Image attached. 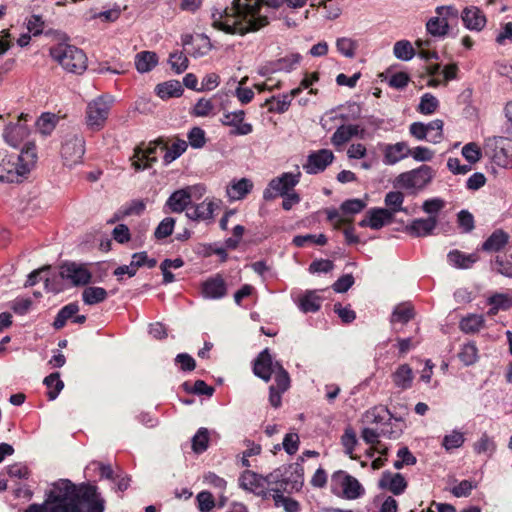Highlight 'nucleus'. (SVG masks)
<instances>
[{
  "instance_id": "nucleus-1",
  "label": "nucleus",
  "mask_w": 512,
  "mask_h": 512,
  "mask_svg": "<svg viewBox=\"0 0 512 512\" xmlns=\"http://www.w3.org/2000/svg\"><path fill=\"white\" fill-rule=\"evenodd\" d=\"M105 500L97 486L58 479L45 493L43 503L30 504L24 512H104Z\"/></svg>"
},
{
  "instance_id": "nucleus-2",
  "label": "nucleus",
  "mask_w": 512,
  "mask_h": 512,
  "mask_svg": "<svg viewBox=\"0 0 512 512\" xmlns=\"http://www.w3.org/2000/svg\"><path fill=\"white\" fill-rule=\"evenodd\" d=\"M285 2L286 0H233L231 7L212 11V26L227 34L245 35L268 24L267 16L260 14L263 3L268 7L278 8Z\"/></svg>"
},
{
  "instance_id": "nucleus-3",
  "label": "nucleus",
  "mask_w": 512,
  "mask_h": 512,
  "mask_svg": "<svg viewBox=\"0 0 512 512\" xmlns=\"http://www.w3.org/2000/svg\"><path fill=\"white\" fill-rule=\"evenodd\" d=\"M36 160V147L33 143H27L18 155L0 150V181L21 182L35 166Z\"/></svg>"
},
{
  "instance_id": "nucleus-4",
  "label": "nucleus",
  "mask_w": 512,
  "mask_h": 512,
  "mask_svg": "<svg viewBox=\"0 0 512 512\" xmlns=\"http://www.w3.org/2000/svg\"><path fill=\"white\" fill-rule=\"evenodd\" d=\"M269 485L280 486L286 493L298 492L304 484V469L301 463L295 462L275 469L266 477Z\"/></svg>"
},
{
  "instance_id": "nucleus-5",
  "label": "nucleus",
  "mask_w": 512,
  "mask_h": 512,
  "mask_svg": "<svg viewBox=\"0 0 512 512\" xmlns=\"http://www.w3.org/2000/svg\"><path fill=\"white\" fill-rule=\"evenodd\" d=\"M49 54L68 72L82 74L87 68L86 54L76 46L59 43L50 48Z\"/></svg>"
},
{
  "instance_id": "nucleus-6",
  "label": "nucleus",
  "mask_w": 512,
  "mask_h": 512,
  "mask_svg": "<svg viewBox=\"0 0 512 512\" xmlns=\"http://www.w3.org/2000/svg\"><path fill=\"white\" fill-rule=\"evenodd\" d=\"M331 491L345 499H357L364 494V488L360 482L342 470L332 474Z\"/></svg>"
},
{
  "instance_id": "nucleus-7",
  "label": "nucleus",
  "mask_w": 512,
  "mask_h": 512,
  "mask_svg": "<svg viewBox=\"0 0 512 512\" xmlns=\"http://www.w3.org/2000/svg\"><path fill=\"white\" fill-rule=\"evenodd\" d=\"M433 177V169L428 165H422L416 169L399 174L395 179L394 186L407 190H421L432 181Z\"/></svg>"
},
{
  "instance_id": "nucleus-8",
  "label": "nucleus",
  "mask_w": 512,
  "mask_h": 512,
  "mask_svg": "<svg viewBox=\"0 0 512 512\" xmlns=\"http://www.w3.org/2000/svg\"><path fill=\"white\" fill-rule=\"evenodd\" d=\"M301 172L297 168L296 173L285 172L273 178L263 192V198L267 201L273 200L277 195L287 194L300 182Z\"/></svg>"
},
{
  "instance_id": "nucleus-9",
  "label": "nucleus",
  "mask_w": 512,
  "mask_h": 512,
  "mask_svg": "<svg viewBox=\"0 0 512 512\" xmlns=\"http://www.w3.org/2000/svg\"><path fill=\"white\" fill-rule=\"evenodd\" d=\"M85 153V141L81 135L69 134L61 147V157L66 166H74L81 162Z\"/></svg>"
},
{
  "instance_id": "nucleus-10",
  "label": "nucleus",
  "mask_w": 512,
  "mask_h": 512,
  "mask_svg": "<svg viewBox=\"0 0 512 512\" xmlns=\"http://www.w3.org/2000/svg\"><path fill=\"white\" fill-rule=\"evenodd\" d=\"M59 275L73 286H84L90 283L92 274L86 264L65 262L60 266Z\"/></svg>"
},
{
  "instance_id": "nucleus-11",
  "label": "nucleus",
  "mask_w": 512,
  "mask_h": 512,
  "mask_svg": "<svg viewBox=\"0 0 512 512\" xmlns=\"http://www.w3.org/2000/svg\"><path fill=\"white\" fill-rule=\"evenodd\" d=\"M109 111L110 104L103 97L93 100L86 110L87 125L93 130H100L108 118Z\"/></svg>"
},
{
  "instance_id": "nucleus-12",
  "label": "nucleus",
  "mask_w": 512,
  "mask_h": 512,
  "mask_svg": "<svg viewBox=\"0 0 512 512\" xmlns=\"http://www.w3.org/2000/svg\"><path fill=\"white\" fill-rule=\"evenodd\" d=\"M245 115L244 110L225 112L219 121L223 126L232 128L229 132L231 136H245L253 132L252 124L244 121Z\"/></svg>"
},
{
  "instance_id": "nucleus-13",
  "label": "nucleus",
  "mask_w": 512,
  "mask_h": 512,
  "mask_svg": "<svg viewBox=\"0 0 512 512\" xmlns=\"http://www.w3.org/2000/svg\"><path fill=\"white\" fill-rule=\"evenodd\" d=\"M158 145H163L161 141L150 143L146 149L137 146L134 149V154L131 157L132 167L135 171H142L148 169L153 163L157 161L155 157Z\"/></svg>"
},
{
  "instance_id": "nucleus-14",
  "label": "nucleus",
  "mask_w": 512,
  "mask_h": 512,
  "mask_svg": "<svg viewBox=\"0 0 512 512\" xmlns=\"http://www.w3.org/2000/svg\"><path fill=\"white\" fill-rule=\"evenodd\" d=\"M221 201L206 198L198 204H192L186 211V217L195 222L210 221L213 219L214 211L219 208Z\"/></svg>"
},
{
  "instance_id": "nucleus-15",
  "label": "nucleus",
  "mask_w": 512,
  "mask_h": 512,
  "mask_svg": "<svg viewBox=\"0 0 512 512\" xmlns=\"http://www.w3.org/2000/svg\"><path fill=\"white\" fill-rule=\"evenodd\" d=\"M276 364L281 363L274 361L269 349L266 348L261 351L254 360L253 373L263 381L269 382L272 374H274L276 370Z\"/></svg>"
},
{
  "instance_id": "nucleus-16",
  "label": "nucleus",
  "mask_w": 512,
  "mask_h": 512,
  "mask_svg": "<svg viewBox=\"0 0 512 512\" xmlns=\"http://www.w3.org/2000/svg\"><path fill=\"white\" fill-rule=\"evenodd\" d=\"M334 154L328 149H320L312 152L307 157V162L303 165V169L308 174H318L324 171L328 165L332 163Z\"/></svg>"
},
{
  "instance_id": "nucleus-17",
  "label": "nucleus",
  "mask_w": 512,
  "mask_h": 512,
  "mask_svg": "<svg viewBox=\"0 0 512 512\" xmlns=\"http://www.w3.org/2000/svg\"><path fill=\"white\" fill-rule=\"evenodd\" d=\"M201 294L206 299H221L227 295V285L223 276L218 273L209 277L201 284Z\"/></svg>"
},
{
  "instance_id": "nucleus-18",
  "label": "nucleus",
  "mask_w": 512,
  "mask_h": 512,
  "mask_svg": "<svg viewBox=\"0 0 512 512\" xmlns=\"http://www.w3.org/2000/svg\"><path fill=\"white\" fill-rule=\"evenodd\" d=\"M383 163L385 165H395L409 156L410 148L405 141L395 144H382Z\"/></svg>"
},
{
  "instance_id": "nucleus-19",
  "label": "nucleus",
  "mask_w": 512,
  "mask_h": 512,
  "mask_svg": "<svg viewBox=\"0 0 512 512\" xmlns=\"http://www.w3.org/2000/svg\"><path fill=\"white\" fill-rule=\"evenodd\" d=\"M378 486L394 495H400L406 490L408 483L401 473L384 471L379 479Z\"/></svg>"
},
{
  "instance_id": "nucleus-20",
  "label": "nucleus",
  "mask_w": 512,
  "mask_h": 512,
  "mask_svg": "<svg viewBox=\"0 0 512 512\" xmlns=\"http://www.w3.org/2000/svg\"><path fill=\"white\" fill-rule=\"evenodd\" d=\"M393 220L392 212L386 208H372L367 212V217L359 222L361 227H370L378 230Z\"/></svg>"
},
{
  "instance_id": "nucleus-21",
  "label": "nucleus",
  "mask_w": 512,
  "mask_h": 512,
  "mask_svg": "<svg viewBox=\"0 0 512 512\" xmlns=\"http://www.w3.org/2000/svg\"><path fill=\"white\" fill-rule=\"evenodd\" d=\"M27 116L28 115L21 114L16 123H10L5 127L3 137L10 146L15 148L18 147L20 143L28 136V127L21 123V120L26 119Z\"/></svg>"
},
{
  "instance_id": "nucleus-22",
  "label": "nucleus",
  "mask_w": 512,
  "mask_h": 512,
  "mask_svg": "<svg viewBox=\"0 0 512 512\" xmlns=\"http://www.w3.org/2000/svg\"><path fill=\"white\" fill-rule=\"evenodd\" d=\"M365 130L359 125L348 124L339 126L331 137V143L339 148L349 142L353 137L364 139Z\"/></svg>"
},
{
  "instance_id": "nucleus-23",
  "label": "nucleus",
  "mask_w": 512,
  "mask_h": 512,
  "mask_svg": "<svg viewBox=\"0 0 512 512\" xmlns=\"http://www.w3.org/2000/svg\"><path fill=\"white\" fill-rule=\"evenodd\" d=\"M437 224V218L429 216L428 218L414 219L405 229L413 237H425L433 234Z\"/></svg>"
},
{
  "instance_id": "nucleus-24",
  "label": "nucleus",
  "mask_w": 512,
  "mask_h": 512,
  "mask_svg": "<svg viewBox=\"0 0 512 512\" xmlns=\"http://www.w3.org/2000/svg\"><path fill=\"white\" fill-rule=\"evenodd\" d=\"M190 206L191 201L185 187L174 191L165 203V208L172 213H182L187 211Z\"/></svg>"
},
{
  "instance_id": "nucleus-25",
  "label": "nucleus",
  "mask_w": 512,
  "mask_h": 512,
  "mask_svg": "<svg viewBox=\"0 0 512 512\" xmlns=\"http://www.w3.org/2000/svg\"><path fill=\"white\" fill-rule=\"evenodd\" d=\"M461 17L466 28L470 30L480 31L486 24V17L483 12L474 6L465 8Z\"/></svg>"
},
{
  "instance_id": "nucleus-26",
  "label": "nucleus",
  "mask_w": 512,
  "mask_h": 512,
  "mask_svg": "<svg viewBox=\"0 0 512 512\" xmlns=\"http://www.w3.org/2000/svg\"><path fill=\"white\" fill-rule=\"evenodd\" d=\"M509 235L502 229H496L482 244L481 250L485 252H499L509 242Z\"/></svg>"
},
{
  "instance_id": "nucleus-27",
  "label": "nucleus",
  "mask_w": 512,
  "mask_h": 512,
  "mask_svg": "<svg viewBox=\"0 0 512 512\" xmlns=\"http://www.w3.org/2000/svg\"><path fill=\"white\" fill-rule=\"evenodd\" d=\"M395 387L407 390L412 387L414 374L408 364H401L391 375Z\"/></svg>"
},
{
  "instance_id": "nucleus-28",
  "label": "nucleus",
  "mask_w": 512,
  "mask_h": 512,
  "mask_svg": "<svg viewBox=\"0 0 512 512\" xmlns=\"http://www.w3.org/2000/svg\"><path fill=\"white\" fill-rule=\"evenodd\" d=\"M392 414L386 407L378 406L373 407L366 411L363 416V421L369 425H380L383 427L387 422H391Z\"/></svg>"
},
{
  "instance_id": "nucleus-29",
  "label": "nucleus",
  "mask_w": 512,
  "mask_h": 512,
  "mask_svg": "<svg viewBox=\"0 0 512 512\" xmlns=\"http://www.w3.org/2000/svg\"><path fill=\"white\" fill-rule=\"evenodd\" d=\"M158 64V56L152 51H142L135 56V67L139 73L150 72Z\"/></svg>"
},
{
  "instance_id": "nucleus-30",
  "label": "nucleus",
  "mask_w": 512,
  "mask_h": 512,
  "mask_svg": "<svg viewBox=\"0 0 512 512\" xmlns=\"http://www.w3.org/2000/svg\"><path fill=\"white\" fill-rule=\"evenodd\" d=\"M156 94L162 99L179 97L183 94V87L177 80H170L158 84L155 88Z\"/></svg>"
},
{
  "instance_id": "nucleus-31",
  "label": "nucleus",
  "mask_w": 512,
  "mask_h": 512,
  "mask_svg": "<svg viewBox=\"0 0 512 512\" xmlns=\"http://www.w3.org/2000/svg\"><path fill=\"white\" fill-rule=\"evenodd\" d=\"M78 311L79 305L76 302L65 305L57 313L53 322V327L56 330L62 329L66 325L67 320L72 319L78 313Z\"/></svg>"
},
{
  "instance_id": "nucleus-32",
  "label": "nucleus",
  "mask_w": 512,
  "mask_h": 512,
  "mask_svg": "<svg viewBox=\"0 0 512 512\" xmlns=\"http://www.w3.org/2000/svg\"><path fill=\"white\" fill-rule=\"evenodd\" d=\"M510 142L505 145V140H501V145H496L491 156L493 162L503 168H512V158L509 156Z\"/></svg>"
},
{
  "instance_id": "nucleus-33",
  "label": "nucleus",
  "mask_w": 512,
  "mask_h": 512,
  "mask_svg": "<svg viewBox=\"0 0 512 512\" xmlns=\"http://www.w3.org/2000/svg\"><path fill=\"white\" fill-rule=\"evenodd\" d=\"M252 188L253 183L247 178H242L227 188V194L231 199L239 200L244 198Z\"/></svg>"
},
{
  "instance_id": "nucleus-34",
  "label": "nucleus",
  "mask_w": 512,
  "mask_h": 512,
  "mask_svg": "<svg viewBox=\"0 0 512 512\" xmlns=\"http://www.w3.org/2000/svg\"><path fill=\"white\" fill-rule=\"evenodd\" d=\"M448 261L457 268L467 269L471 267L477 260L478 256L475 253L464 254L458 250L449 252Z\"/></svg>"
},
{
  "instance_id": "nucleus-35",
  "label": "nucleus",
  "mask_w": 512,
  "mask_h": 512,
  "mask_svg": "<svg viewBox=\"0 0 512 512\" xmlns=\"http://www.w3.org/2000/svg\"><path fill=\"white\" fill-rule=\"evenodd\" d=\"M485 319L483 315L469 314L460 321V329L464 333H476L484 327Z\"/></svg>"
},
{
  "instance_id": "nucleus-36",
  "label": "nucleus",
  "mask_w": 512,
  "mask_h": 512,
  "mask_svg": "<svg viewBox=\"0 0 512 512\" xmlns=\"http://www.w3.org/2000/svg\"><path fill=\"white\" fill-rule=\"evenodd\" d=\"M107 291L102 287H86L82 292V300L86 305H95L105 301Z\"/></svg>"
},
{
  "instance_id": "nucleus-37",
  "label": "nucleus",
  "mask_w": 512,
  "mask_h": 512,
  "mask_svg": "<svg viewBox=\"0 0 512 512\" xmlns=\"http://www.w3.org/2000/svg\"><path fill=\"white\" fill-rule=\"evenodd\" d=\"M403 202L404 194L401 191H390L384 198L386 209L392 212V217L397 212H407L406 208L403 207Z\"/></svg>"
},
{
  "instance_id": "nucleus-38",
  "label": "nucleus",
  "mask_w": 512,
  "mask_h": 512,
  "mask_svg": "<svg viewBox=\"0 0 512 512\" xmlns=\"http://www.w3.org/2000/svg\"><path fill=\"white\" fill-rule=\"evenodd\" d=\"M187 142L185 140L175 141L171 147L167 148L164 144L161 146L162 150H165L163 157L164 164L168 165L178 157H180L187 149Z\"/></svg>"
},
{
  "instance_id": "nucleus-39",
  "label": "nucleus",
  "mask_w": 512,
  "mask_h": 512,
  "mask_svg": "<svg viewBox=\"0 0 512 512\" xmlns=\"http://www.w3.org/2000/svg\"><path fill=\"white\" fill-rule=\"evenodd\" d=\"M321 307V298L315 292H307L299 300V308L304 313H315Z\"/></svg>"
},
{
  "instance_id": "nucleus-40",
  "label": "nucleus",
  "mask_w": 512,
  "mask_h": 512,
  "mask_svg": "<svg viewBox=\"0 0 512 512\" xmlns=\"http://www.w3.org/2000/svg\"><path fill=\"white\" fill-rule=\"evenodd\" d=\"M291 104V99L288 94H282L279 96H272L267 99L265 105L268 106L269 112L284 113L286 112Z\"/></svg>"
},
{
  "instance_id": "nucleus-41",
  "label": "nucleus",
  "mask_w": 512,
  "mask_h": 512,
  "mask_svg": "<svg viewBox=\"0 0 512 512\" xmlns=\"http://www.w3.org/2000/svg\"><path fill=\"white\" fill-rule=\"evenodd\" d=\"M43 382L48 388L47 397L50 401L55 400L64 388V383L60 379V374L58 372L48 375L45 377Z\"/></svg>"
},
{
  "instance_id": "nucleus-42",
  "label": "nucleus",
  "mask_w": 512,
  "mask_h": 512,
  "mask_svg": "<svg viewBox=\"0 0 512 512\" xmlns=\"http://www.w3.org/2000/svg\"><path fill=\"white\" fill-rule=\"evenodd\" d=\"M414 317V310L411 304L403 303L399 304L393 310L391 315V323H402L406 324Z\"/></svg>"
},
{
  "instance_id": "nucleus-43",
  "label": "nucleus",
  "mask_w": 512,
  "mask_h": 512,
  "mask_svg": "<svg viewBox=\"0 0 512 512\" xmlns=\"http://www.w3.org/2000/svg\"><path fill=\"white\" fill-rule=\"evenodd\" d=\"M426 29L432 36L442 37L448 33L449 24L445 19L436 16L427 21Z\"/></svg>"
},
{
  "instance_id": "nucleus-44",
  "label": "nucleus",
  "mask_w": 512,
  "mask_h": 512,
  "mask_svg": "<svg viewBox=\"0 0 512 512\" xmlns=\"http://www.w3.org/2000/svg\"><path fill=\"white\" fill-rule=\"evenodd\" d=\"M394 56L403 61H409L415 55V50L408 40H400L394 44Z\"/></svg>"
},
{
  "instance_id": "nucleus-45",
  "label": "nucleus",
  "mask_w": 512,
  "mask_h": 512,
  "mask_svg": "<svg viewBox=\"0 0 512 512\" xmlns=\"http://www.w3.org/2000/svg\"><path fill=\"white\" fill-rule=\"evenodd\" d=\"M443 126H444V122L441 119H435L426 124L429 142L437 144L442 141Z\"/></svg>"
},
{
  "instance_id": "nucleus-46",
  "label": "nucleus",
  "mask_w": 512,
  "mask_h": 512,
  "mask_svg": "<svg viewBox=\"0 0 512 512\" xmlns=\"http://www.w3.org/2000/svg\"><path fill=\"white\" fill-rule=\"evenodd\" d=\"M197 508L200 512H212L216 506L211 492L203 490L196 495Z\"/></svg>"
},
{
  "instance_id": "nucleus-47",
  "label": "nucleus",
  "mask_w": 512,
  "mask_h": 512,
  "mask_svg": "<svg viewBox=\"0 0 512 512\" xmlns=\"http://www.w3.org/2000/svg\"><path fill=\"white\" fill-rule=\"evenodd\" d=\"M358 45L357 42L348 37H341L336 40L337 51L347 58H353Z\"/></svg>"
},
{
  "instance_id": "nucleus-48",
  "label": "nucleus",
  "mask_w": 512,
  "mask_h": 512,
  "mask_svg": "<svg viewBox=\"0 0 512 512\" xmlns=\"http://www.w3.org/2000/svg\"><path fill=\"white\" fill-rule=\"evenodd\" d=\"M357 443L358 440L355 431L351 427L346 428L341 436V444L344 447L345 453L352 459H354L353 452Z\"/></svg>"
},
{
  "instance_id": "nucleus-49",
  "label": "nucleus",
  "mask_w": 512,
  "mask_h": 512,
  "mask_svg": "<svg viewBox=\"0 0 512 512\" xmlns=\"http://www.w3.org/2000/svg\"><path fill=\"white\" fill-rule=\"evenodd\" d=\"M439 106V101L437 98L431 93H425L422 95L420 99V103L418 105V111L421 114L429 115L434 113Z\"/></svg>"
},
{
  "instance_id": "nucleus-50",
  "label": "nucleus",
  "mask_w": 512,
  "mask_h": 512,
  "mask_svg": "<svg viewBox=\"0 0 512 512\" xmlns=\"http://www.w3.org/2000/svg\"><path fill=\"white\" fill-rule=\"evenodd\" d=\"M209 432L200 428L192 438V449L195 453H203L208 448Z\"/></svg>"
},
{
  "instance_id": "nucleus-51",
  "label": "nucleus",
  "mask_w": 512,
  "mask_h": 512,
  "mask_svg": "<svg viewBox=\"0 0 512 512\" xmlns=\"http://www.w3.org/2000/svg\"><path fill=\"white\" fill-rule=\"evenodd\" d=\"M478 349L474 343L464 344L458 354L460 361L466 365H472L477 360Z\"/></svg>"
},
{
  "instance_id": "nucleus-52",
  "label": "nucleus",
  "mask_w": 512,
  "mask_h": 512,
  "mask_svg": "<svg viewBox=\"0 0 512 512\" xmlns=\"http://www.w3.org/2000/svg\"><path fill=\"white\" fill-rule=\"evenodd\" d=\"M239 486L247 491H254L259 486L258 476L255 472L251 470H245L240 475Z\"/></svg>"
},
{
  "instance_id": "nucleus-53",
  "label": "nucleus",
  "mask_w": 512,
  "mask_h": 512,
  "mask_svg": "<svg viewBox=\"0 0 512 512\" xmlns=\"http://www.w3.org/2000/svg\"><path fill=\"white\" fill-rule=\"evenodd\" d=\"M175 226V219L172 217L164 218L156 227L154 231V236L157 240H162L167 238L173 233Z\"/></svg>"
},
{
  "instance_id": "nucleus-54",
  "label": "nucleus",
  "mask_w": 512,
  "mask_h": 512,
  "mask_svg": "<svg viewBox=\"0 0 512 512\" xmlns=\"http://www.w3.org/2000/svg\"><path fill=\"white\" fill-rule=\"evenodd\" d=\"M36 125L42 135H50L56 126L55 116L49 113H44L37 120Z\"/></svg>"
},
{
  "instance_id": "nucleus-55",
  "label": "nucleus",
  "mask_w": 512,
  "mask_h": 512,
  "mask_svg": "<svg viewBox=\"0 0 512 512\" xmlns=\"http://www.w3.org/2000/svg\"><path fill=\"white\" fill-rule=\"evenodd\" d=\"M465 441L462 432L454 430L450 434L445 435L442 441V446L447 450H453L463 445Z\"/></svg>"
},
{
  "instance_id": "nucleus-56",
  "label": "nucleus",
  "mask_w": 512,
  "mask_h": 512,
  "mask_svg": "<svg viewBox=\"0 0 512 512\" xmlns=\"http://www.w3.org/2000/svg\"><path fill=\"white\" fill-rule=\"evenodd\" d=\"M306 243H315L317 245H325L327 238L324 234L313 235H297L293 238V244L297 247H304Z\"/></svg>"
},
{
  "instance_id": "nucleus-57",
  "label": "nucleus",
  "mask_w": 512,
  "mask_h": 512,
  "mask_svg": "<svg viewBox=\"0 0 512 512\" xmlns=\"http://www.w3.org/2000/svg\"><path fill=\"white\" fill-rule=\"evenodd\" d=\"M276 389L280 392H285L290 387V377L288 372L284 369L282 364H276V370L274 372Z\"/></svg>"
},
{
  "instance_id": "nucleus-58",
  "label": "nucleus",
  "mask_w": 512,
  "mask_h": 512,
  "mask_svg": "<svg viewBox=\"0 0 512 512\" xmlns=\"http://www.w3.org/2000/svg\"><path fill=\"white\" fill-rule=\"evenodd\" d=\"M171 68L178 74L184 72L188 67V58L183 52H174L169 56Z\"/></svg>"
},
{
  "instance_id": "nucleus-59",
  "label": "nucleus",
  "mask_w": 512,
  "mask_h": 512,
  "mask_svg": "<svg viewBox=\"0 0 512 512\" xmlns=\"http://www.w3.org/2000/svg\"><path fill=\"white\" fill-rule=\"evenodd\" d=\"M462 155L470 164H475L481 159L482 152L476 143L471 142L464 145Z\"/></svg>"
},
{
  "instance_id": "nucleus-60",
  "label": "nucleus",
  "mask_w": 512,
  "mask_h": 512,
  "mask_svg": "<svg viewBox=\"0 0 512 512\" xmlns=\"http://www.w3.org/2000/svg\"><path fill=\"white\" fill-rule=\"evenodd\" d=\"M188 140L193 148L204 147L206 144L205 131L200 127H193L188 133Z\"/></svg>"
},
{
  "instance_id": "nucleus-61",
  "label": "nucleus",
  "mask_w": 512,
  "mask_h": 512,
  "mask_svg": "<svg viewBox=\"0 0 512 512\" xmlns=\"http://www.w3.org/2000/svg\"><path fill=\"white\" fill-rule=\"evenodd\" d=\"M445 207V201L441 198H432L424 201L422 210L429 216H435Z\"/></svg>"
},
{
  "instance_id": "nucleus-62",
  "label": "nucleus",
  "mask_w": 512,
  "mask_h": 512,
  "mask_svg": "<svg viewBox=\"0 0 512 512\" xmlns=\"http://www.w3.org/2000/svg\"><path fill=\"white\" fill-rule=\"evenodd\" d=\"M184 388L186 391L197 394V395H206L212 396L214 393V388L206 384L203 380H197L194 382L193 386L190 388L187 382L184 383Z\"/></svg>"
},
{
  "instance_id": "nucleus-63",
  "label": "nucleus",
  "mask_w": 512,
  "mask_h": 512,
  "mask_svg": "<svg viewBox=\"0 0 512 512\" xmlns=\"http://www.w3.org/2000/svg\"><path fill=\"white\" fill-rule=\"evenodd\" d=\"M489 305H495L500 310L506 311L512 307V298L506 294L496 293L487 300Z\"/></svg>"
},
{
  "instance_id": "nucleus-64",
  "label": "nucleus",
  "mask_w": 512,
  "mask_h": 512,
  "mask_svg": "<svg viewBox=\"0 0 512 512\" xmlns=\"http://www.w3.org/2000/svg\"><path fill=\"white\" fill-rule=\"evenodd\" d=\"M457 221L459 227L462 229V232L469 233L475 227L474 217L467 210H461L457 215Z\"/></svg>"
}]
</instances>
